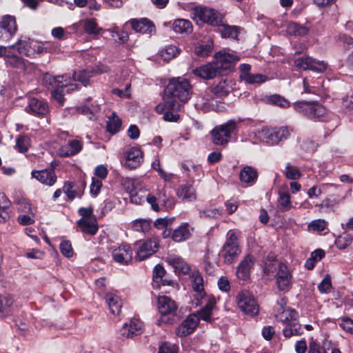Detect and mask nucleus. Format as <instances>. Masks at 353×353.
Masks as SVG:
<instances>
[{"label":"nucleus","instance_id":"nucleus-1","mask_svg":"<svg viewBox=\"0 0 353 353\" xmlns=\"http://www.w3.org/2000/svg\"><path fill=\"white\" fill-rule=\"evenodd\" d=\"M192 94V86L187 79L183 77L172 78L170 80L164 90L163 101H166L168 109L177 107V99L186 102Z\"/></svg>","mask_w":353,"mask_h":353},{"label":"nucleus","instance_id":"nucleus-2","mask_svg":"<svg viewBox=\"0 0 353 353\" xmlns=\"http://www.w3.org/2000/svg\"><path fill=\"white\" fill-rule=\"evenodd\" d=\"M239 121L228 120L226 123L214 127L211 131L212 143L216 145H225L230 141L232 133L236 132Z\"/></svg>","mask_w":353,"mask_h":353},{"label":"nucleus","instance_id":"nucleus-3","mask_svg":"<svg viewBox=\"0 0 353 353\" xmlns=\"http://www.w3.org/2000/svg\"><path fill=\"white\" fill-rule=\"evenodd\" d=\"M293 107L298 113L310 119L323 120L327 114L325 108L316 102L296 101L293 103Z\"/></svg>","mask_w":353,"mask_h":353},{"label":"nucleus","instance_id":"nucleus-4","mask_svg":"<svg viewBox=\"0 0 353 353\" xmlns=\"http://www.w3.org/2000/svg\"><path fill=\"white\" fill-rule=\"evenodd\" d=\"M236 303L240 310L250 316L259 314V305L255 296L248 290L239 291L236 296Z\"/></svg>","mask_w":353,"mask_h":353},{"label":"nucleus","instance_id":"nucleus-5","mask_svg":"<svg viewBox=\"0 0 353 353\" xmlns=\"http://www.w3.org/2000/svg\"><path fill=\"white\" fill-rule=\"evenodd\" d=\"M291 130L286 126L268 128L263 127L259 131V137L269 145H276L286 140L290 135Z\"/></svg>","mask_w":353,"mask_h":353},{"label":"nucleus","instance_id":"nucleus-6","mask_svg":"<svg viewBox=\"0 0 353 353\" xmlns=\"http://www.w3.org/2000/svg\"><path fill=\"white\" fill-rule=\"evenodd\" d=\"M228 236L221 254L225 263L231 264L236 260L241 253V250L238 245L236 234L234 232H229Z\"/></svg>","mask_w":353,"mask_h":353},{"label":"nucleus","instance_id":"nucleus-7","mask_svg":"<svg viewBox=\"0 0 353 353\" xmlns=\"http://www.w3.org/2000/svg\"><path fill=\"white\" fill-rule=\"evenodd\" d=\"M159 243V241L157 237L136 242L134 244L136 259L139 261H143L154 254L158 250Z\"/></svg>","mask_w":353,"mask_h":353},{"label":"nucleus","instance_id":"nucleus-8","mask_svg":"<svg viewBox=\"0 0 353 353\" xmlns=\"http://www.w3.org/2000/svg\"><path fill=\"white\" fill-rule=\"evenodd\" d=\"M4 61L7 67L14 68L25 74L32 73L36 68L34 64L17 54H12L10 50L5 56Z\"/></svg>","mask_w":353,"mask_h":353},{"label":"nucleus","instance_id":"nucleus-9","mask_svg":"<svg viewBox=\"0 0 353 353\" xmlns=\"http://www.w3.org/2000/svg\"><path fill=\"white\" fill-rule=\"evenodd\" d=\"M196 16L202 21L212 26H219L223 24L224 17L217 10L208 7H197L195 9Z\"/></svg>","mask_w":353,"mask_h":353},{"label":"nucleus","instance_id":"nucleus-10","mask_svg":"<svg viewBox=\"0 0 353 353\" xmlns=\"http://www.w3.org/2000/svg\"><path fill=\"white\" fill-rule=\"evenodd\" d=\"M43 83L46 87L50 85L63 87L65 93H70L77 89V85L71 83V79L68 75L52 76L46 73L43 77Z\"/></svg>","mask_w":353,"mask_h":353},{"label":"nucleus","instance_id":"nucleus-11","mask_svg":"<svg viewBox=\"0 0 353 353\" xmlns=\"http://www.w3.org/2000/svg\"><path fill=\"white\" fill-rule=\"evenodd\" d=\"M17 32L16 19L12 15H4L0 21V41L10 40Z\"/></svg>","mask_w":353,"mask_h":353},{"label":"nucleus","instance_id":"nucleus-12","mask_svg":"<svg viewBox=\"0 0 353 353\" xmlns=\"http://www.w3.org/2000/svg\"><path fill=\"white\" fill-rule=\"evenodd\" d=\"M214 57L215 64L220 72L221 70H232L235 63L240 60V56L234 52L220 51L215 54Z\"/></svg>","mask_w":353,"mask_h":353},{"label":"nucleus","instance_id":"nucleus-13","mask_svg":"<svg viewBox=\"0 0 353 353\" xmlns=\"http://www.w3.org/2000/svg\"><path fill=\"white\" fill-rule=\"evenodd\" d=\"M9 48L11 50L17 49L19 54L29 57H34L36 54L43 52L42 46L33 41L19 39L13 45L9 46Z\"/></svg>","mask_w":353,"mask_h":353},{"label":"nucleus","instance_id":"nucleus-14","mask_svg":"<svg viewBox=\"0 0 353 353\" xmlns=\"http://www.w3.org/2000/svg\"><path fill=\"white\" fill-rule=\"evenodd\" d=\"M296 67L306 70H311L316 72H323L327 69V63L323 61H319L308 56H303L295 59Z\"/></svg>","mask_w":353,"mask_h":353},{"label":"nucleus","instance_id":"nucleus-15","mask_svg":"<svg viewBox=\"0 0 353 353\" xmlns=\"http://www.w3.org/2000/svg\"><path fill=\"white\" fill-rule=\"evenodd\" d=\"M143 159L142 150L137 147H132L127 149L123 153V165L134 170L139 167Z\"/></svg>","mask_w":353,"mask_h":353},{"label":"nucleus","instance_id":"nucleus-16","mask_svg":"<svg viewBox=\"0 0 353 353\" xmlns=\"http://www.w3.org/2000/svg\"><path fill=\"white\" fill-rule=\"evenodd\" d=\"M113 260L121 265H128L132 260L133 251L128 244L111 247L110 249Z\"/></svg>","mask_w":353,"mask_h":353},{"label":"nucleus","instance_id":"nucleus-17","mask_svg":"<svg viewBox=\"0 0 353 353\" xmlns=\"http://www.w3.org/2000/svg\"><path fill=\"white\" fill-rule=\"evenodd\" d=\"M276 281L278 288L281 291H288L291 288L292 276L285 265L282 263L279 265Z\"/></svg>","mask_w":353,"mask_h":353},{"label":"nucleus","instance_id":"nucleus-18","mask_svg":"<svg viewBox=\"0 0 353 353\" xmlns=\"http://www.w3.org/2000/svg\"><path fill=\"white\" fill-rule=\"evenodd\" d=\"M285 305L286 301L285 299H282L280 302H278L276 307L278 313L276 314V318L278 321L283 322L286 326H288L290 323L296 321L298 314L294 310L285 307Z\"/></svg>","mask_w":353,"mask_h":353},{"label":"nucleus","instance_id":"nucleus-19","mask_svg":"<svg viewBox=\"0 0 353 353\" xmlns=\"http://www.w3.org/2000/svg\"><path fill=\"white\" fill-rule=\"evenodd\" d=\"M199 323V318L196 313L189 314L187 318L177 327L176 334L178 336H186L196 329Z\"/></svg>","mask_w":353,"mask_h":353},{"label":"nucleus","instance_id":"nucleus-20","mask_svg":"<svg viewBox=\"0 0 353 353\" xmlns=\"http://www.w3.org/2000/svg\"><path fill=\"white\" fill-rule=\"evenodd\" d=\"M197 108L201 109L205 112L215 111L223 112L225 110L223 104L212 99V97L204 96L199 97L196 102Z\"/></svg>","mask_w":353,"mask_h":353},{"label":"nucleus","instance_id":"nucleus-21","mask_svg":"<svg viewBox=\"0 0 353 353\" xmlns=\"http://www.w3.org/2000/svg\"><path fill=\"white\" fill-rule=\"evenodd\" d=\"M254 263V258L251 255H247L239 263L236 270V276L241 280L249 279L250 270Z\"/></svg>","mask_w":353,"mask_h":353},{"label":"nucleus","instance_id":"nucleus-22","mask_svg":"<svg viewBox=\"0 0 353 353\" xmlns=\"http://www.w3.org/2000/svg\"><path fill=\"white\" fill-rule=\"evenodd\" d=\"M166 262L177 274H188L190 270L189 265L179 256L170 254L166 258Z\"/></svg>","mask_w":353,"mask_h":353},{"label":"nucleus","instance_id":"nucleus-23","mask_svg":"<svg viewBox=\"0 0 353 353\" xmlns=\"http://www.w3.org/2000/svg\"><path fill=\"white\" fill-rule=\"evenodd\" d=\"M218 67L215 63H208L202 65L193 70L195 76L203 79H211L216 77L217 73H219Z\"/></svg>","mask_w":353,"mask_h":353},{"label":"nucleus","instance_id":"nucleus-24","mask_svg":"<svg viewBox=\"0 0 353 353\" xmlns=\"http://www.w3.org/2000/svg\"><path fill=\"white\" fill-rule=\"evenodd\" d=\"M83 148V143L77 139L70 140L59 150V154L62 157H68L78 154Z\"/></svg>","mask_w":353,"mask_h":353},{"label":"nucleus","instance_id":"nucleus-25","mask_svg":"<svg viewBox=\"0 0 353 353\" xmlns=\"http://www.w3.org/2000/svg\"><path fill=\"white\" fill-rule=\"evenodd\" d=\"M26 111L34 115H45L48 112V105L42 100L31 98L26 107Z\"/></svg>","mask_w":353,"mask_h":353},{"label":"nucleus","instance_id":"nucleus-26","mask_svg":"<svg viewBox=\"0 0 353 353\" xmlns=\"http://www.w3.org/2000/svg\"><path fill=\"white\" fill-rule=\"evenodd\" d=\"M33 178L37 179L40 183L51 186L54 184L57 181V176L54 171L52 169L33 170L31 173Z\"/></svg>","mask_w":353,"mask_h":353},{"label":"nucleus","instance_id":"nucleus-27","mask_svg":"<svg viewBox=\"0 0 353 353\" xmlns=\"http://www.w3.org/2000/svg\"><path fill=\"white\" fill-rule=\"evenodd\" d=\"M158 309L163 316L175 314L177 306L175 302L167 296L158 298Z\"/></svg>","mask_w":353,"mask_h":353},{"label":"nucleus","instance_id":"nucleus-28","mask_svg":"<svg viewBox=\"0 0 353 353\" xmlns=\"http://www.w3.org/2000/svg\"><path fill=\"white\" fill-rule=\"evenodd\" d=\"M143 323L139 319H132L129 323H125L122 329L121 334L127 338H132L141 332Z\"/></svg>","mask_w":353,"mask_h":353},{"label":"nucleus","instance_id":"nucleus-29","mask_svg":"<svg viewBox=\"0 0 353 353\" xmlns=\"http://www.w3.org/2000/svg\"><path fill=\"white\" fill-rule=\"evenodd\" d=\"M177 196L185 201H194L196 199V190L192 184L180 185L176 190Z\"/></svg>","mask_w":353,"mask_h":353},{"label":"nucleus","instance_id":"nucleus-30","mask_svg":"<svg viewBox=\"0 0 353 353\" xmlns=\"http://www.w3.org/2000/svg\"><path fill=\"white\" fill-rule=\"evenodd\" d=\"M77 225L83 234L90 236L95 235L99 230L97 219H79L77 221Z\"/></svg>","mask_w":353,"mask_h":353},{"label":"nucleus","instance_id":"nucleus-31","mask_svg":"<svg viewBox=\"0 0 353 353\" xmlns=\"http://www.w3.org/2000/svg\"><path fill=\"white\" fill-rule=\"evenodd\" d=\"M130 23L133 30L142 34H150L154 30L152 22L147 19H132Z\"/></svg>","mask_w":353,"mask_h":353},{"label":"nucleus","instance_id":"nucleus-32","mask_svg":"<svg viewBox=\"0 0 353 353\" xmlns=\"http://www.w3.org/2000/svg\"><path fill=\"white\" fill-rule=\"evenodd\" d=\"M105 301L112 314L118 315L120 313L122 301L118 295L114 293H108L105 295Z\"/></svg>","mask_w":353,"mask_h":353},{"label":"nucleus","instance_id":"nucleus-33","mask_svg":"<svg viewBox=\"0 0 353 353\" xmlns=\"http://www.w3.org/2000/svg\"><path fill=\"white\" fill-rule=\"evenodd\" d=\"M208 303H206L205 306L196 313L199 319L205 321H211L212 310L215 307L216 301L214 296H210Z\"/></svg>","mask_w":353,"mask_h":353},{"label":"nucleus","instance_id":"nucleus-34","mask_svg":"<svg viewBox=\"0 0 353 353\" xmlns=\"http://www.w3.org/2000/svg\"><path fill=\"white\" fill-rule=\"evenodd\" d=\"M240 180L243 183L253 184L258 176L257 171L252 166H245L240 172Z\"/></svg>","mask_w":353,"mask_h":353},{"label":"nucleus","instance_id":"nucleus-35","mask_svg":"<svg viewBox=\"0 0 353 353\" xmlns=\"http://www.w3.org/2000/svg\"><path fill=\"white\" fill-rule=\"evenodd\" d=\"M13 303L14 300L10 295L0 296V316L1 318L11 315V307Z\"/></svg>","mask_w":353,"mask_h":353},{"label":"nucleus","instance_id":"nucleus-36","mask_svg":"<svg viewBox=\"0 0 353 353\" xmlns=\"http://www.w3.org/2000/svg\"><path fill=\"white\" fill-rule=\"evenodd\" d=\"M179 108H180L179 103H177V107L174 109L167 108L166 101H164V104L163 105H158L157 106V110H161L165 111V113L163 114V119L166 121H170V122H175V121H178V119L179 118V115L176 112L179 110Z\"/></svg>","mask_w":353,"mask_h":353},{"label":"nucleus","instance_id":"nucleus-37","mask_svg":"<svg viewBox=\"0 0 353 353\" xmlns=\"http://www.w3.org/2000/svg\"><path fill=\"white\" fill-rule=\"evenodd\" d=\"M79 25L83 28L85 33L92 35H98L102 31L94 19H85L79 21Z\"/></svg>","mask_w":353,"mask_h":353},{"label":"nucleus","instance_id":"nucleus-38","mask_svg":"<svg viewBox=\"0 0 353 353\" xmlns=\"http://www.w3.org/2000/svg\"><path fill=\"white\" fill-rule=\"evenodd\" d=\"M188 223H183L179 228L175 229L172 234V239L176 242H181L186 240L190 235Z\"/></svg>","mask_w":353,"mask_h":353},{"label":"nucleus","instance_id":"nucleus-39","mask_svg":"<svg viewBox=\"0 0 353 353\" xmlns=\"http://www.w3.org/2000/svg\"><path fill=\"white\" fill-rule=\"evenodd\" d=\"M231 90V85L230 83L225 81H221L216 85H215L212 90L206 92L205 96L212 97V94L219 95V96H224L228 94Z\"/></svg>","mask_w":353,"mask_h":353},{"label":"nucleus","instance_id":"nucleus-40","mask_svg":"<svg viewBox=\"0 0 353 353\" xmlns=\"http://www.w3.org/2000/svg\"><path fill=\"white\" fill-rule=\"evenodd\" d=\"M126 189L130 194L132 203L140 205L144 201L145 196L136 190L134 181L133 180H129L128 181Z\"/></svg>","mask_w":353,"mask_h":353},{"label":"nucleus","instance_id":"nucleus-41","mask_svg":"<svg viewBox=\"0 0 353 353\" xmlns=\"http://www.w3.org/2000/svg\"><path fill=\"white\" fill-rule=\"evenodd\" d=\"M173 30L176 33H190L192 31V23L188 19H179L174 21Z\"/></svg>","mask_w":353,"mask_h":353},{"label":"nucleus","instance_id":"nucleus-42","mask_svg":"<svg viewBox=\"0 0 353 353\" xmlns=\"http://www.w3.org/2000/svg\"><path fill=\"white\" fill-rule=\"evenodd\" d=\"M286 31L290 35L301 37L306 35L309 32V29L296 22H290L287 26Z\"/></svg>","mask_w":353,"mask_h":353},{"label":"nucleus","instance_id":"nucleus-43","mask_svg":"<svg viewBox=\"0 0 353 353\" xmlns=\"http://www.w3.org/2000/svg\"><path fill=\"white\" fill-rule=\"evenodd\" d=\"M121 124V120L115 114V112H112L111 116L108 117V120L107 121V130L112 134H116L120 130Z\"/></svg>","mask_w":353,"mask_h":353},{"label":"nucleus","instance_id":"nucleus-44","mask_svg":"<svg viewBox=\"0 0 353 353\" xmlns=\"http://www.w3.org/2000/svg\"><path fill=\"white\" fill-rule=\"evenodd\" d=\"M278 205L282 211H288L292 208L290 194L287 192L279 190Z\"/></svg>","mask_w":353,"mask_h":353},{"label":"nucleus","instance_id":"nucleus-45","mask_svg":"<svg viewBox=\"0 0 353 353\" xmlns=\"http://www.w3.org/2000/svg\"><path fill=\"white\" fill-rule=\"evenodd\" d=\"M131 228L136 232H147L151 228V221L145 219H137L131 223Z\"/></svg>","mask_w":353,"mask_h":353},{"label":"nucleus","instance_id":"nucleus-46","mask_svg":"<svg viewBox=\"0 0 353 353\" xmlns=\"http://www.w3.org/2000/svg\"><path fill=\"white\" fill-rule=\"evenodd\" d=\"M218 27L223 37L236 39L238 36V28L226 24L224 19H223V24Z\"/></svg>","mask_w":353,"mask_h":353},{"label":"nucleus","instance_id":"nucleus-47","mask_svg":"<svg viewBox=\"0 0 353 353\" xmlns=\"http://www.w3.org/2000/svg\"><path fill=\"white\" fill-rule=\"evenodd\" d=\"M241 78L250 84H261L265 82L268 79V77L265 75L261 74H253L251 72L241 74Z\"/></svg>","mask_w":353,"mask_h":353},{"label":"nucleus","instance_id":"nucleus-48","mask_svg":"<svg viewBox=\"0 0 353 353\" xmlns=\"http://www.w3.org/2000/svg\"><path fill=\"white\" fill-rule=\"evenodd\" d=\"M325 256V252L321 249H317L311 253L310 257L306 260L305 267L310 270H312L316 262L321 260Z\"/></svg>","mask_w":353,"mask_h":353},{"label":"nucleus","instance_id":"nucleus-49","mask_svg":"<svg viewBox=\"0 0 353 353\" xmlns=\"http://www.w3.org/2000/svg\"><path fill=\"white\" fill-rule=\"evenodd\" d=\"M283 333L285 337L290 338L292 336L301 335L303 330L301 325L296 321H294L283 330Z\"/></svg>","mask_w":353,"mask_h":353},{"label":"nucleus","instance_id":"nucleus-50","mask_svg":"<svg viewBox=\"0 0 353 353\" xmlns=\"http://www.w3.org/2000/svg\"><path fill=\"white\" fill-rule=\"evenodd\" d=\"M217 257L212 252H208L203 259V264L205 271L208 274H212L214 272L215 265L217 263Z\"/></svg>","mask_w":353,"mask_h":353},{"label":"nucleus","instance_id":"nucleus-51","mask_svg":"<svg viewBox=\"0 0 353 353\" xmlns=\"http://www.w3.org/2000/svg\"><path fill=\"white\" fill-rule=\"evenodd\" d=\"M159 54L164 61H168L179 54V50L174 45H168L165 46Z\"/></svg>","mask_w":353,"mask_h":353},{"label":"nucleus","instance_id":"nucleus-52","mask_svg":"<svg viewBox=\"0 0 353 353\" xmlns=\"http://www.w3.org/2000/svg\"><path fill=\"white\" fill-rule=\"evenodd\" d=\"M30 145V139L26 135H20L16 139L15 149L19 152L24 153L28 151Z\"/></svg>","mask_w":353,"mask_h":353},{"label":"nucleus","instance_id":"nucleus-53","mask_svg":"<svg viewBox=\"0 0 353 353\" xmlns=\"http://www.w3.org/2000/svg\"><path fill=\"white\" fill-rule=\"evenodd\" d=\"M285 176L290 180H297L301 178V173L298 168L293 166L290 163H287L283 172Z\"/></svg>","mask_w":353,"mask_h":353},{"label":"nucleus","instance_id":"nucleus-54","mask_svg":"<svg viewBox=\"0 0 353 353\" xmlns=\"http://www.w3.org/2000/svg\"><path fill=\"white\" fill-rule=\"evenodd\" d=\"M18 205V210L19 211L27 212L29 214L34 215L36 214V209L33 208L28 200L26 199H21L16 201Z\"/></svg>","mask_w":353,"mask_h":353},{"label":"nucleus","instance_id":"nucleus-55","mask_svg":"<svg viewBox=\"0 0 353 353\" xmlns=\"http://www.w3.org/2000/svg\"><path fill=\"white\" fill-rule=\"evenodd\" d=\"M353 236L348 233H343L336 240V245L340 250H344L347 248L352 242Z\"/></svg>","mask_w":353,"mask_h":353},{"label":"nucleus","instance_id":"nucleus-56","mask_svg":"<svg viewBox=\"0 0 353 353\" xmlns=\"http://www.w3.org/2000/svg\"><path fill=\"white\" fill-rule=\"evenodd\" d=\"M48 89H52V97L60 105H63L65 101L64 94H65V90L63 87L50 85L47 87Z\"/></svg>","mask_w":353,"mask_h":353},{"label":"nucleus","instance_id":"nucleus-57","mask_svg":"<svg viewBox=\"0 0 353 353\" xmlns=\"http://www.w3.org/2000/svg\"><path fill=\"white\" fill-rule=\"evenodd\" d=\"M191 280L193 291H199L200 290H203V280L199 272H192L191 275Z\"/></svg>","mask_w":353,"mask_h":353},{"label":"nucleus","instance_id":"nucleus-58","mask_svg":"<svg viewBox=\"0 0 353 353\" xmlns=\"http://www.w3.org/2000/svg\"><path fill=\"white\" fill-rule=\"evenodd\" d=\"M165 274V270L163 267L161 265H157L153 270V276L152 279L154 282V285H156L157 287L159 286V283L161 281H163V278Z\"/></svg>","mask_w":353,"mask_h":353},{"label":"nucleus","instance_id":"nucleus-59","mask_svg":"<svg viewBox=\"0 0 353 353\" xmlns=\"http://www.w3.org/2000/svg\"><path fill=\"white\" fill-rule=\"evenodd\" d=\"M194 297L196 300V305H201L203 303H206L209 302L210 297L214 296L212 294H208L203 290H200L199 291H194Z\"/></svg>","mask_w":353,"mask_h":353},{"label":"nucleus","instance_id":"nucleus-60","mask_svg":"<svg viewBox=\"0 0 353 353\" xmlns=\"http://www.w3.org/2000/svg\"><path fill=\"white\" fill-rule=\"evenodd\" d=\"M73 77L74 81H79L86 86L89 83L90 75L85 70H79L74 73Z\"/></svg>","mask_w":353,"mask_h":353},{"label":"nucleus","instance_id":"nucleus-61","mask_svg":"<svg viewBox=\"0 0 353 353\" xmlns=\"http://www.w3.org/2000/svg\"><path fill=\"white\" fill-rule=\"evenodd\" d=\"M201 218H218L221 213L219 210L214 208H207L199 211Z\"/></svg>","mask_w":353,"mask_h":353},{"label":"nucleus","instance_id":"nucleus-62","mask_svg":"<svg viewBox=\"0 0 353 353\" xmlns=\"http://www.w3.org/2000/svg\"><path fill=\"white\" fill-rule=\"evenodd\" d=\"M268 102L271 104L276 105L278 106L285 108L289 105V102L278 94H274L268 97Z\"/></svg>","mask_w":353,"mask_h":353},{"label":"nucleus","instance_id":"nucleus-63","mask_svg":"<svg viewBox=\"0 0 353 353\" xmlns=\"http://www.w3.org/2000/svg\"><path fill=\"white\" fill-rule=\"evenodd\" d=\"M61 254L65 257L70 258L73 255L72 245L69 241H63L59 245Z\"/></svg>","mask_w":353,"mask_h":353},{"label":"nucleus","instance_id":"nucleus-64","mask_svg":"<svg viewBox=\"0 0 353 353\" xmlns=\"http://www.w3.org/2000/svg\"><path fill=\"white\" fill-rule=\"evenodd\" d=\"M177 345L165 342L159 346L158 353H177Z\"/></svg>","mask_w":353,"mask_h":353}]
</instances>
